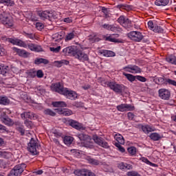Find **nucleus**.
I'll use <instances>...</instances> for the list:
<instances>
[{
	"label": "nucleus",
	"instance_id": "1a4fd4ad",
	"mask_svg": "<svg viewBox=\"0 0 176 176\" xmlns=\"http://www.w3.org/2000/svg\"><path fill=\"white\" fill-rule=\"evenodd\" d=\"M129 38L132 41H135V42H140V41H142V34L140 32L133 31L128 34Z\"/></svg>",
	"mask_w": 176,
	"mask_h": 176
},
{
	"label": "nucleus",
	"instance_id": "69168bd1",
	"mask_svg": "<svg viewBox=\"0 0 176 176\" xmlns=\"http://www.w3.org/2000/svg\"><path fill=\"white\" fill-rule=\"evenodd\" d=\"M52 134L56 138L61 137V133L56 130L52 131Z\"/></svg>",
	"mask_w": 176,
	"mask_h": 176
},
{
	"label": "nucleus",
	"instance_id": "412c9836",
	"mask_svg": "<svg viewBox=\"0 0 176 176\" xmlns=\"http://www.w3.org/2000/svg\"><path fill=\"white\" fill-rule=\"evenodd\" d=\"M69 126L73 127V129H76V130H83V126L82 125V124L78 122V121L69 120Z\"/></svg>",
	"mask_w": 176,
	"mask_h": 176
},
{
	"label": "nucleus",
	"instance_id": "58836bf2",
	"mask_svg": "<svg viewBox=\"0 0 176 176\" xmlns=\"http://www.w3.org/2000/svg\"><path fill=\"white\" fill-rule=\"evenodd\" d=\"M124 28H131L133 27V25L131 24V21L129 19H125V21L124 22L123 26Z\"/></svg>",
	"mask_w": 176,
	"mask_h": 176
},
{
	"label": "nucleus",
	"instance_id": "c85d7f7f",
	"mask_svg": "<svg viewBox=\"0 0 176 176\" xmlns=\"http://www.w3.org/2000/svg\"><path fill=\"white\" fill-rule=\"evenodd\" d=\"M34 64H36V65H39V64H49V60L47 59H45V58H36L34 60Z\"/></svg>",
	"mask_w": 176,
	"mask_h": 176
},
{
	"label": "nucleus",
	"instance_id": "0eeeda50",
	"mask_svg": "<svg viewBox=\"0 0 176 176\" xmlns=\"http://www.w3.org/2000/svg\"><path fill=\"white\" fill-rule=\"evenodd\" d=\"M108 87L113 90L115 93H118L119 94H122L124 90H126V87L124 85H120L119 84H116V82H109L107 84Z\"/></svg>",
	"mask_w": 176,
	"mask_h": 176
},
{
	"label": "nucleus",
	"instance_id": "6ab92c4d",
	"mask_svg": "<svg viewBox=\"0 0 176 176\" xmlns=\"http://www.w3.org/2000/svg\"><path fill=\"white\" fill-rule=\"evenodd\" d=\"M54 111L59 113V115H63V116H71L72 115V111L68 109H55Z\"/></svg>",
	"mask_w": 176,
	"mask_h": 176
},
{
	"label": "nucleus",
	"instance_id": "7c9ffc66",
	"mask_svg": "<svg viewBox=\"0 0 176 176\" xmlns=\"http://www.w3.org/2000/svg\"><path fill=\"white\" fill-rule=\"evenodd\" d=\"M101 54H103L104 57H113L115 56V53L112 51L103 50L100 52Z\"/></svg>",
	"mask_w": 176,
	"mask_h": 176
},
{
	"label": "nucleus",
	"instance_id": "de8ad7c7",
	"mask_svg": "<svg viewBox=\"0 0 176 176\" xmlns=\"http://www.w3.org/2000/svg\"><path fill=\"white\" fill-rule=\"evenodd\" d=\"M24 124L28 127V129H32L34 127V124L32 122V121L25 120L24 121Z\"/></svg>",
	"mask_w": 176,
	"mask_h": 176
},
{
	"label": "nucleus",
	"instance_id": "2eb2a0df",
	"mask_svg": "<svg viewBox=\"0 0 176 176\" xmlns=\"http://www.w3.org/2000/svg\"><path fill=\"white\" fill-rule=\"evenodd\" d=\"M118 111L125 112L126 111H134V106L128 104H121L117 106Z\"/></svg>",
	"mask_w": 176,
	"mask_h": 176
},
{
	"label": "nucleus",
	"instance_id": "4468645a",
	"mask_svg": "<svg viewBox=\"0 0 176 176\" xmlns=\"http://www.w3.org/2000/svg\"><path fill=\"white\" fill-rule=\"evenodd\" d=\"M74 57L78 60H80L81 61H88L89 60V56L85 54L82 50H76Z\"/></svg>",
	"mask_w": 176,
	"mask_h": 176
},
{
	"label": "nucleus",
	"instance_id": "9b49d317",
	"mask_svg": "<svg viewBox=\"0 0 176 176\" xmlns=\"http://www.w3.org/2000/svg\"><path fill=\"white\" fill-rule=\"evenodd\" d=\"M74 174L78 176H94V173L87 169L76 170Z\"/></svg>",
	"mask_w": 176,
	"mask_h": 176
},
{
	"label": "nucleus",
	"instance_id": "052dcab7",
	"mask_svg": "<svg viewBox=\"0 0 176 176\" xmlns=\"http://www.w3.org/2000/svg\"><path fill=\"white\" fill-rule=\"evenodd\" d=\"M36 27L38 30H43V28H45V25H43V23H42L38 22L36 23Z\"/></svg>",
	"mask_w": 176,
	"mask_h": 176
},
{
	"label": "nucleus",
	"instance_id": "37998d69",
	"mask_svg": "<svg viewBox=\"0 0 176 176\" xmlns=\"http://www.w3.org/2000/svg\"><path fill=\"white\" fill-rule=\"evenodd\" d=\"M9 102L10 101L8 98L0 96V104H1L2 105H8Z\"/></svg>",
	"mask_w": 176,
	"mask_h": 176
},
{
	"label": "nucleus",
	"instance_id": "f03ea898",
	"mask_svg": "<svg viewBox=\"0 0 176 176\" xmlns=\"http://www.w3.org/2000/svg\"><path fill=\"white\" fill-rule=\"evenodd\" d=\"M0 21L5 27L10 28V27H13V19L9 14L3 12L0 14Z\"/></svg>",
	"mask_w": 176,
	"mask_h": 176
},
{
	"label": "nucleus",
	"instance_id": "680f3d73",
	"mask_svg": "<svg viewBox=\"0 0 176 176\" xmlns=\"http://www.w3.org/2000/svg\"><path fill=\"white\" fill-rule=\"evenodd\" d=\"M36 76H37V78H43V72L41 69L38 70L36 72Z\"/></svg>",
	"mask_w": 176,
	"mask_h": 176
},
{
	"label": "nucleus",
	"instance_id": "72a5a7b5",
	"mask_svg": "<svg viewBox=\"0 0 176 176\" xmlns=\"http://www.w3.org/2000/svg\"><path fill=\"white\" fill-rule=\"evenodd\" d=\"M87 161L89 164H93L94 166H99L101 163L98 160H96L94 158H87Z\"/></svg>",
	"mask_w": 176,
	"mask_h": 176
},
{
	"label": "nucleus",
	"instance_id": "f3484780",
	"mask_svg": "<svg viewBox=\"0 0 176 176\" xmlns=\"http://www.w3.org/2000/svg\"><path fill=\"white\" fill-rule=\"evenodd\" d=\"M14 52H15V53H16V54H18V56H19L20 57H23V58H27L28 57H30V52L24 50H20L17 47H13L12 48Z\"/></svg>",
	"mask_w": 176,
	"mask_h": 176
},
{
	"label": "nucleus",
	"instance_id": "3c124183",
	"mask_svg": "<svg viewBox=\"0 0 176 176\" xmlns=\"http://www.w3.org/2000/svg\"><path fill=\"white\" fill-rule=\"evenodd\" d=\"M114 145L119 149L120 152H122V153H124V148L122 146L120 143H115Z\"/></svg>",
	"mask_w": 176,
	"mask_h": 176
},
{
	"label": "nucleus",
	"instance_id": "c03bdc74",
	"mask_svg": "<svg viewBox=\"0 0 176 176\" xmlns=\"http://www.w3.org/2000/svg\"><path fill=\"white\" fill-rule=\"evenodd\" d=\"M127 151L130 155L134 156L137 153V148L135 146H131L127 148Z\"/></svg>",
	"mask_w": 176,
	"mask_h": 176
},
{
	"label": "nucleus",
	"instance_id": "c9c22d12",
	"mask_svg": "<svg viewBox=\"0 0 176 176\" xmlns=\"http://www.w3.org/2000/svg\"><path fill=\"white\" fill-rule=\"evenodd\" d=\"M74 139L71 136H65L63 139V142L65 144V145H71Z\"/></svg>",
	"mask_w": 176,
	"mask_h": 176
},
{
	"label": "nucleus",
	"instance_id": "13d9d810",
	"mask_svg": "<svg viewBox=\"0 0 176 176\" xmlns=\"http://www.w3.org/2000/svg\"><path fill=\"white\" fill-rule=\"evenodd\" d=\"M28 74L30 78H35L36 76V71L35 70H30Z\"/></svg>",
	"mask_w": 176,
	"mask_h": 176
},
{
	"label": "nucleus",
	"instance_id": "0e129e2a",
	"mask_svg": "<svg viewBox=\"0 0 176 176\" xmlns=\"http://www.w3.org/2000/svg\"><path fill=\"white\" fill-rule=\"evenodd\" d=\"M74 36H75V34L72 32L67 35L66 39H67V41H71V39H73V38H74Z\"/></svg>",
	"mask_w": 176,
	"mask_h": 176
},
{
	"label": "nucleus",
	"instance_id": "ea45409f",
	"mask_svg": "<svg viewBox=\"0 0 176 176\" xmlns=\"http://www.w3.org/2000/svg\"><path fill=\"white\" fill-rule=\"evenodd\" d=\"M0 3H4L6 6H13L14 1H12V0H0Z\"/></svg>",
	"mask_w": 176,
	"mask_h": 176
},
{
	"label": "nucleus",
	"instance_id": "6e6552de",
	"mask_svg": "<svg viewBox=\"0 0 176 176\" xmlns=\"http://www.w3.org/2000/svg\"><path fill=\"white\" fill-rule=\"evenodd\" d=\"M38 14L42 20H45L46 19H47L48 20H52V19H57V17L56 16V12L43 11L39 12Z\"/></svg>",
	"mask_w": 176,
	"mask_h": 176
},
{
	"label": "nucleus",
	"instance_id": "dca6fc26",
	"mask_svg": "<svg viewBox=\"0 0 176 176\" xmlns=\"http://www.w3.org/2000/svg\"><path fill=\"white\" fill-rule=\"evenodd\" d=\"M22 119H30V120H35L38 119V116L34 113L30 111H25L21 114Z\"/></svg>",
	"mask_w": 176,
	"mask_h": 176
},
{
	"label": "nucleus",
	"instance_id": "39448f33",
	"mask_svg": "<svg viewBox=\"0 0 176 176\" xmlns=\"http://www.w3.org/2000/svg\"><path fill=\"white\" fill-rule=\"evenodd\" d=\"M38 140H35L34 138H31L30 142L28 144V151L32 153V155H38Z\"/></svg>",
	"mask_w": 176,
	"mask_h": 176
},
{
	"label": "nucleus",
	"instance_id": "cd10ccee",
	"mask_svg": "<svg viewBox=\"0 0 176 176\" xmlns=\"http://www.w3.org/2000/svg\"><path fill=\"white\" fill-rule=\"evenodd\" d=\"M170 0H156L155 1V4L157 6H166L168 5Z\"/></svg>",
	"mask_w": 176,
	"mask_h": 176
},
{
	"label": "nucleus",
	"instance_id": "ddd939ff",
	"mask_svg": "<svg viewBox=\"0 0 176 176\" xmlns=\"http://www.w3.org/2000/svg\"><path fill=\"white\" fill-rule=\"evenodd\" d=\"M124 69L126 72H131V74H141V68L137 65H128L124 67Z\"/></svg>",
	"mask_w": 176,
	"mask_h": 176
},
{
	"label": "nucleus",
	"instance_id": "4be33fe9",
	"mask_svg": "<svg viewBox=\"0 0 176 176\" xmlns=\"http://www.w3.org/2000/svg\"><path fill=\"white\" fill-rule=\"evenodd\" d=\"M63 53L66 56H74L75 57V54H76V50L72 47H68L63 50Z\"/></svg>",
	"mask_w": 176,
	"mask_h": 176
},
{
	"label": "nucleus",
	"instance_id": "603ef678",
	"mask_svg": "<svg viewBox=\"0 0 176 176\" xmlns=\"http://www.w3.org/2000/svg\"><path fill=\"white\" fill-rule=\"evenodd\" d=\"M114 145L119 149L120 152H122V153H124V148L122 146L120 143H115Z\"/></svg>",
	"mask_w": 176,
	"mask_h": 176
},
{
	"label": "nucleus",
	"instance_id": "393cba45",
	"mask_svg": "<svg viewBox=\"0 0 176 176\" xmlns=\"http://www.w3.org/2000/svg\"><path fill=\"white\" fill-rule=\"evenodd\" d=\"M1 120L3 121L4 124H6L7 126H12L13 125V121H12V119L9 118V117L6 116H3L1 118Z\"/></svg>",
	"mask_w": 176,
	"mask_h": 176
},
{
	"label": "nucleus",
	"instance_id": "f8f14e48",
	"mask_svg": "<svg viewBox=\"0 0 176 176\" xmlns=\"http://www.w3.org/2000/svg\"><path fill=\"white\" fill-rule=\"evenodd\" d=\"M159 96L162 100H170L171 93L166 89H161L158 91Z\"/></svg>",
	"mask_w": 176,
	"mask_h": 176
},
{
	"label": "nucleus",
	"instance_id": "bf43d9fd",
	"mask_svg": "<svg viewBox=\"0 0 176 176\" xmlns=\"http://www.w3.org/2000/svg\"><path fill=\"white\" fill-rule=\"evenodd\" d=\"M102 13H104L106 17H109V15L108 14L109 13L108 8L105 7H102Z\"/></svg>",
	"mask_w": 176,
	"mask_h": 176
},
{
	"label": "nucleus",
	"instance_id": "a19ab883",
	"mask_svg": "<svg viewBox=\"0 0 176 176\" xmlns=\"http://www.w3.org/2000/svg\"><path fill=\"white\" fill-rule=\"evenodd\" d=\"M142 130L144 133H151V131H154L155 129L150 126H142Z\"/></svg>",
	"mask_w": 176,
	"mask_h": 176
},
{
	"label": "nucleus",
	"instance_id": "b1692460",
	"mask_svg": "<svg viewBox=\"0 0 176 176\" xmlns=\"http://www.w3.org/2000/svg\"><path fill=\"white\" fill-rule=\"evenodd\" d=\"M27 47H28V48L32 52H42V47L39 45H35L33 43L28 44Z\"/></svg>",
	"mask_w": 176,
	"mask_h": 176
},
{
	"label": "nucleus",
	"instance_id": "aec40b11",
	"mask_svg": "<svg viewBox=\"0 0 176 176\" xmlns=\"http://www.w3.org/2000/svg\"><path fill=\"white\" fill-rule=\"evenodd\" d=\"M7 41L10 42V43H12V45H17L18 46H21V47H27V44H25V43H24V41L21 40L7 38Z\"/></svg>",
	"mask_w": 176,
	"mask_h": 176
},
{
	"label": "nucleus",
	"instance_id": "79ce46f5",
	"mask_svg": "<svg viewBox=\"0 0 176 176\" xmlns=\"http://www.w3.org/2000/svg\"><path fill=\"white\" fill-rule=\"evenodd\" d=\"M153 32H157V34H163L164 30L162 27L156 25H155L154 29L153 30Z\"/></svg>",
	"mask_w": 176,
	"mask_h": 176
},
{
	"label": "nucleus",
	"instance_id": "49530a36",
	"mask_svg": "<svg viewBox=\"0 0 176 176\" xmlns=\"http://www.w3.org/2000/svg\"><path fill=\"white\" fill-rule=\"evenodd\" d=\"M45 115H50V116H56V113L50 109H47L44 111Z\"/></svg>",
	"mask_w": 176,
	"mask_h": 176
},
{
	"label": "nucleus",
	"instance_id": "4d7b16f0",
	"mask_svg": "<svg viewBox=\"0 0 176 176\" xmlns=\"http://www.w3.org/2000/svg\"><path fill=\"white\" fill-rule=\"evenodd\" d=\"M125 20H126V18H124V16H121L118 19V21L123 27V25L124 24Z\"/></svg>",
	"mask_w": 176,
	"mask_h": 176
},
{
	"label": "nucleus",
	"instance_id": "bb28decb",
	"mask_svg": "<svg viewBox=\"0 0 176 176\" xmlns=\"http://www.w3.org/2000/svg\"><path fill=\"white\" fill-rule=\"evenodd\" d=\"M54 64L55 67L60 68V67H63V64H65V65H68V64H69V61L67 60H56L54 63Z\"/></svg>",
	"mask_w": 176,
	"mask_h": 176
},
{
	"label": "nucleus",
	"instance_id": "864d4df0",
	"mask_svg": "<svg viewBox=\"0 0 176 176\" xmlns=\"http://www.w3.org/2000/svg\"><path fill=\"white\" fill-rule=\"evenodd\" d=\"M114 145L119 149L120 152H122V153H124V148L122 146L120 143H115Z\"/></svg>",
	"mask_w": 176,
	"mask_h": 176
},
{
	"label": "nucleus",
	"instance_id": "8fccbe9b",
	"mask_svg": "<svg viewBox=\"0 0 176 176\" xmlns=\"http://www.w3.org/2000/svg\"><path fill=\"white\" fill-rule=\"evenodd\" d=\"M114 145L119 149L120 152H122V153H124V148L122 146L120 143H115Z\"/></svg>",
	"mask_w": 176,
	"mask_h": 176
},
{
	"label": "nucleus",
	"instance_id": "6e6d98bb",
	"mask_svg": "<svg viewBox=\"0 0 176 176\" xmlns=\"http://www.w3.org/2000/svg\"><path fill=\"white\" fill-rule=\"evenodd\" d=\"M155 25H156V24L153 23V21H149L148 22V27L150 28V30H151V31H153L155 29Z\"/></svg>",
	"mask_w": 176,
	"mask_h": 176
},
{
	"label": "nucleus",
	"instance_id": "a18cd8bd",
	"mask_svg": "<svg viewBox=\"0 0 176 176\" xmlns=\"http://www.w3.org/2000/svg\"><path fill=\"white\" fill-rule=\"evenodd\" d=\"M110 31H112L113 32H122V28H120L119 27H115V26L111 25Z\"/></svg>",
	"mask_w": 176,
	"mask_h": 176
},
{
	"label": "nucleus",
	"instance_id": "5701e85b",
	"mask_svg": "<svg viewBox=\"0 0 176 176\" xmlns=\"http://www.w3.org/2000/svg\"><path fill=\"white\" fill-rule=\"evenodd\" d=\"M16 129L21 133V135H24L25 134V129H24V125L21 124L20 122H16Z\"/></svg>",
	"mask_w": 176,
	"mask_h": 176
},
{
	"label": "nucleus",
	"instance_id": "774afa93",
	"mask_svg": "<svg viewBox=\"0 0 176 176\" xmlns=\"http://www.w3.org/2000/svg\"><path fill=\"white\" fill-rule=\"evenodd\" d=\"M128 118L129 120H133V119H134V113H131V112H129L128 113Z\"/></svg>",
	"mask_w": 176,
	"mask_h": 176
},
{
	"label": "nucleus",
	"instance_id": "338daca9",
	"mask_svg": "<svg viewBox=\"0 0 176 176\" xmlns=\"http://www.w3.org/2000/svg\"><path fill=\"white\" fill-rule=\"evenodd\" d=\"M126 164L124 162H122L118 165V168H120V170H125Z\"/></svg>",
	"mask_w": 176,
	"mask_h": 176
},
{
	"label": "nucleus",
	"instance_id": "f704fd0d",
	"mask_svg": "<svg viewBox=\"0 0 176 176\" xmlns=\"http://www.w3.org/2000/svg\"><path fill=\"white\" fill-rule=\"evenodd\" d=\"M52 39H54L55 42H61V40L63 39V35L58 33H56L52 35Z\"/></svg>",
	"mask_w": 176,
	"mask_h": 176
},
{
	"label": "nucleus",
	"instance_id": "9d476101",
	"mask_svg": "<svg viewBox=\"0 0 176 176\" xmlns=\"http://www.w3.org/2000/svg\"><path fill=\"white\" fill-rule=\"evenodd\" d=\"M93 138L94 142H96V144H97L98 145H100V146H102V148H104L105 149H108V148H109L108 142H105L104 138L98 137L97 135H94Z\"/></svg>",
	"mask_w": 176,
	"mask_h": 176
},
{
	"label": "nucleus",
	"instance_id": "a878e982",
	"mask_svg": "<svg viewBox=\"0 0 176 176\" xmlns=\"http://www.w3.org/2000/svg\"><path fill=\"white\" fill-rule=\"evenodd\" d=\"M115 140L117 141L116 144H120L124 145V138L120 134H116L114 136Z\"/></svg>",
	"mask_w": 176,
	"mask_h": 176
},
{
	"label": "nucleus",
	"instance_id": "09e8293b",
	"mask_svg": "<svg viewBox=\"0 0 176 176\" xmlns=\"http://www.w3.org/2000/svg\"><path fill=\"white\" fill-rule=\"evenodd\" d=\"M8 71H9L8 66H3V68H1V71L0 72V74H1V75H6Z\"/></svg>",
	"mask_w": 176,
	"mask_h": 176
},
{
	"label": "nucleus",
	"instance_id": "20e7f679",
	"mask_svg": "<svg viewBox=\"0 0 176 176\" xmlns=\"http://www.w3.org/2000/svg\"><path fill=\"white\" fill-rule=\"evenodd\" d=\"M153 81L157 85H172L173 86H176V81L171 80L170 78H166L164 76L163 77H157L155 76L153 78Z\"/></svg>",
	"mask_w": 176,
	"mask_h": 176
},
{
	"label": "nucleus",
	"instance_id": "a211bd4d",
	"mask_svg": "<svg viewBox=\"0 0 176 176\" xmlns=\"http://www.w3.org/2000/svg\"><path fill=\"white\" fill-rule=\"evenodd\" d=\"M116 38H119V34H113L110 35L109 36L106 38V41H109V42H113L114 43H123V41L120 39H118Z\"/></svg>",
	"mask_w": 176,
	"mask_h": 176
},
{
	"label": "nucleus",
	"instance_id": "4c0bfd02",
	"mask_svg": "<svg viewBox=\"0 0 176 176\" xmlns=\"http://www.w3.org/2000/svg\"><path fill=\"white\" fill-rule=\"evenodd\" d=\"M166 61L168 63H170V64H175L176 65V57L174 56H170L166 57Z\"/></svg>",
	"mask_w": 176,
	"mask_h": 176
},
{
	"label": "nucleus",
	"instance_id": "423d86ee",
	"mask_svg": "<svg viewBox=\"0 0 176 176\" xmlns=\"http://www.w3.org/2000/svg\"><path fill=\"white\" fill-rule=\"evenodd\" d=\"M25 167H27V166H25V164L16 165L11 170L8 176H21Z\"/></svg>",
	"mask_w": 176,
	"mask_h": 176
},
{
	"label": "nucleus",
	"instance_id": "e433bc0d",
	"mask_svg": "<svg viewBox=\"0 0 176 176\" xmlns=\"http://www.w3.org/2000/svg\"><path fill=\"white\" fill-rule=\"evenodd\" d=\"M123 75L124 76H126V79H128V80H129V82H134V80H135V79H137V76H134L132 74H126V73H123Z\"/></svg>",
	"mask_w": 176,
	"mask_h": 176
},
{
	"label": "nucleus",
	"instance_id": "f257e3e1",
	"mask_svg": "<svg viewBox=\"0 0 176 176\" xmlns=\"http://www.w3.org/2000/svg\"><path fill=\"white\" fill-rule=\"evenodd\" d=\"M51 89L52 91H56V93H59V94L65 96L69 100H75L76 98H78V94H76V92L69 91L67 88H64L60 82L52 84Z\"/></svg>",
	"mask_w": 176,
	"mask_h": 176
},
{
	"label": "nucleus",
	"instance_id": "473e14b6",
	"mask_svg": "<svg viewBox=\"0 0 176 176\" xmlns=\"http://www.w3.org/2000/svg\"><path fill=\"white\" fill-rule=\"evenodd\" d=\"M118 8L120 10H126L127 12H129V10H131V9H133V6H129V5H118Z\"/></svg>",
	"mask_w": 176,
	"mask_h": 176
},
{
	"label": "nucleus",
	"instance_id": "5fc2aeb1",
	"mask_svg": "<svg viewBox=\"0 0 176 176\" xmlns=\"http://www.w3.org/2000/svg\"><path fill=\"white\" fill-rule=\"evenodd\" d=\"M50 52H53L54 53H58L60 50H61V46H58L57 47H50Z\"/></svg>",
	"mask_w": 176,
	"mask_h": 176
},
{
	"label": "nucleus",
	"instance_id": "e2e57ef3",
	"mask_svg": "<svg viewBox=\"0 0 176 176\" xmlns=\"http://www.w3.org/2000/svg\"><path fill=\"white\" fill-rule=\"evenodd\" d=\"M136 79L140 80V82H146V78L142 76H136Z\"/></svg>",
	"mask_w": 176,
	"mask_h": 176
},
{
	"label": "nucleus",
	"instance_id": "2f4dec72",
	"mask_svg": "<svg viewBox=\"0 0 176 176\" xmlns=\"http://www.w3.org/2000/svg\"><path fill=\"white\" fill-rule=\"evenodd\" d=\"M52 105L53 107H56V108H64V107H67V104H65V102H52Z\"/></svg>",
	"mask_w": 176,
	"mask_h": 176
},
{
	"label": "nucleus",
	"instance_id": "c756f323",
	"mask_svg": "<svg viewBox=\"0 0 176 176\" xmlns=\"http://www.w3.org/2000/svg\"><path fill=\"white\" fill-rule=\"evenodd\" d=\"M149 138L151 140H153V141H159V140H162V135L157 133H152L150 134Z\"/></svg>",
	"mask_w": 176,
	"mask_h": 176
},
{
	"label": "nucleus",
	"instance_id": "7ed1b4c3",
	"mask_svg": "<svg viewBox=\"0 0 176 176\" xmlns=\"http://www.w3.org/2000/svg\"><path fill=\"white\" fill-rule=\"evenodd\" d=\"M79 140L82 142L83 146L85 148H93V142H91V138L89 135L85 133H80L78 135Z\"/></svg>",
	"mask_w": 176,
	"mask_h": 176
}]
</instances>
